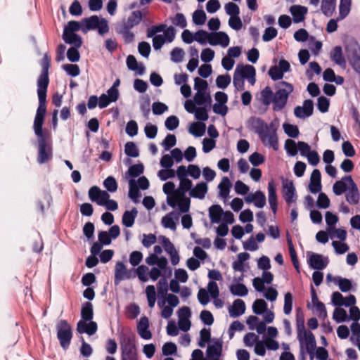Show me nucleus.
<instances>
[{"label":"nucleus","instance_id":"obj_1","mask_svg":"<svg viewBox=\"0 0 360 360\" xmlns=\"http://www.w3.org/2000/svg\"><path fill=\"white\" fill-rule=\"evenodd\" d=\"M46 111V108H37L34 121V131L38 141L37 160L39 164L49 161L53 156L51 145L47 142L49 135L42 128Z\"/></svg>","mask_w":360,"mask_h":360},{"label":"nucleus","instance_id":"obj_2","mask_svg":"<svg viewBox=\"0 0 360 360\" xmlns=\"http://www.w3.org/2000/svg\"><path fill=\"white\" fill-rule=\"evenodd\" d=\"M297 339L300 345L302 360H305L304 351L309 354L310 359L313 360L316 346L315 337L310 330L304 328L303 324L297 326Z\"/></svg>","mask_w":360,"mask_h":360},{"label":"nucleus","instance_id":"obj_3","mask_svg":"<svg viewBox=\"0 0 360 360\" xmlns=\"http://www.w3.org/2000/svg\"><path fill=\"white\" fill-rule=\"evenodd\" d=\"M192 181L188 178L179 180V186L171 197V204L176 201L179 202V211L181 212L186 213L189 211L191 200L186 196V193L192 190Z\"/></svg>","mask_w":360,"mask_h":360},{"label":"nucleus","instance_id":"obj_4","mask_svg":"<svg viewBox=\"0 0 360 360\" xmlns=\"http://www.w3.org/2000/svg\"><path fill=\"white\" fill-rule=\"evenodd\" d=\"M82 320L77 323V330L79 333H86L89 335H94L97 330V324L92 321L93 306L91 302H85L81 310Z\"/></svg>","mask_w":360,"mask_h":360},{"label":"nucleus","instance_id":"obj_5","mask_svg":"<svg viewBox=\"0 0 360 360\" xmlns=\"http://www.w3.org/2000/svg\"><path fill=\"white\" fill-rule=\"evenodd\" d=\"M51 58L45 54L43 58V70L37 81V94L39 97V106L38 108H46V97L47 87L49 84V74L48 70L50 66Z\"/></svg>","mask_w":360,"mask_h":360},{"label":"nucleus","instance_id":"obj_6","mask_svg":"<svg viewBox=\"0 0 360 360\" xmlns=\"http://www.w3.org/2000/svg\"><path fill=\"white\" fill-rule=\"evenodd\" d=\"M277 91L274 94L273 103L274 110H282L287 103L289 95L293 91V86L286 82L277 84Z\"/></svg>","mask_w":360,"mask_h":360},{"label":"nucleus","instance_id":"obj_7","mask_svg":"<svg viewBox=\"0 0 360 360\" xmlns=\"http://www.w3.org/2000/svg\"><path fill=\"white\" fill-rule=\"evenodd\" d=\"M84 33L91 30H98L100 34L103 35L109 31L108 22L105 19L97 15H92L89 18L82 19Z\"/></svg>","mask_w":360,"mask_h":360},{"label":"nucleus","instance_id":"obj_8","mask_svg":"<svg viewBox=\"0 0 360 360\" xmlns=\"http://www.w3.org/2000/svg\"><path fill=\"white\" fill-rule=\"evenodd\" d=\"M57 337L60 344L63 349H67L72 337L70 325L65 320H60L56 326Z\"/></svg>","mask_w":360,"mask_h":360},{"label":"nucleus","instance_id":"obj_9","mask_svg":"<svg viewBox=\"0 0 360 360\" xmlns=\"http://www.w3.org/2000/svg\"><path fill=\"white\" fill-rule=\"evenodd\" d=\"M174 37V29L172 27H169L163 32V34L156 35L153 38V48L155 50H159L164 44L172 42Z\"/></svg>","mask_w":360,"mask_h":360},{"label":"nucleus","instance_id":"obj_10","mask_svg":"<svg viewBox=\"0 0 360 360\" xmlns=\"http://www.w3.org/2000/svg\"><path fill=\"white\" fill-rule=\"evenodd\" d=\"M347 56L354 70L360 75V46L354 44L348 47L347 49Z\"/></svg>","mask_w":360,"mask_h":360},{"label":"nucleus","instance_id":"obj_11","mask_svg":"<svg viewBox=\"0 0 360 360\" xmlns=\"http://www.w3.org/2000/svg\"><path fill=\"white\" fill-rule=\"evenodd\" d=\"M355 184L352 176L350 175H346L333 184V191L336 195H340L348 191Z\"/></svg>","mask_w":360,"mask_h":360},{"label":"nucleus","instance_id":"obj_12","mask_svg":"<svg viewBox=\"0 0 360 360\" xmlns=\"http://www.w3.org/2000/svg\"><path fill=\"white\" fill-rule=\"evenodd\" d=\"M235 72L242 77L243 79H246L252 85L255 84L256 70L252 65L238 64Z\"/></svg>","mask_w":360,"mask_h":360},{"label":"nucleus","instance_id":"obj_13","mask_svg":"<svg viewBox=\"0 0 360 360\" xmlns=\"http://www.w3.org/2000/svg\"><path fill=\"white\" fill-rule=\"evenodd\" d=\"M307 255L309 265L314 269L322 270L328 264L329 260L327 257L311 252H308Z\"/></svg>","mask_w":360,"mask_h":360},{"label":"nucleus","instance_id":"obj_14","mask_svg":"<svg viewBox=\"0 0 360 360\" xmlns=\"http://www.w3.org/2000/svg\"><path fill=\"white\" fill-rule=\"evenodd\" d=\"M259 137L264 145L272 147L275 150L278 149V137L276 131L271 126H269L267 130H265Z\"/></svg>","mask_w":360,"mask_h":360},{"label":"nucleus","instance_id":"obj_15","mask_svg":"<svg viewBox=\"0 0 360 360\" xmlns=\"http://www.w3.org/2000/svg\"><path fill=\"white\" fill-rule=\"evenodd\" d=\"M122 360H136V349L134 342L127 339L122 343Z\"/></svg>","mask_w":360,"mask_h":360},{"label":"nucleus","instance_id":"obj_16","mask_svg":"<svg viewBox=\"0 0 360 360\" xmlns=\"http://www.w3.org/2000/svg\"><path fill=\"white\" fill-rule=\"evenodd\" d=\"M89 198L92 202L103 206L105 200L110 198V195L107 191H102L98 186H94L89 191Z\"/></svg>","mask_w":360,"mask_h":360},{"label":"nucleus","instance_id":"obj_17","mask_svg":"<svg viewBox=\"0 0 360 360\" xmlns=\"http://www.w3.org/2000/svg\"><path fill=\"white\" fill-rule=\"evenodd\" d=\"M282 194L287 203L295 202L297 199L295 188L292 181L285 179L283 181Z\"/></svg>","mask_w":360,"mask_h":360},{"label":"nucleus","instance_id":"obj_18","mask_svg":"<svg viewBox=\"0 0 360 360\" xmlns=\"http://www.w3.org/2000/svg\"><path fill=\"white\" fill-rule=\"evenodd\" d=\"M314 110V103L311 100H305L302 106H297L294 109L295 115L300 119L311 116Z\"/></svg>","mask_w":360,"mask_h":360},{"label":"nucleus","instance_id":"obj_19","mask_svg":"<svg viewBox=\"0 0 360 360\" xmlns=\"http://www.w3.org/2000/svg\"><path fill=\"white\" fill-rule=\"evenodd\" d=\"M295 23L303 22L308 12L307 7L301 5H293L289 9Z\"/></svg>","mask_w":360,"mask_h":360},{"label":"nucleus","instance_id":"obj_20","mask_svg":"<svg viewBox=\"0 0 360 360\" xmlns=\"http://www.w3.org/2000/svg\"><path fill=\"white\" fill-rule=\"evenodd\" d=\"M245 309L244 301L240 299H236L231 305L229 306L228 311L231 317L236 318L243 315L245 311Z\"/></svg>","mask_w":360,"mask_h":360},{"label":"nucleus","instance_id":"obj_21","mask_svg":"<svg viewBox=\"0 0 360 360\" xmlns=\"http://www.w3.org/2000/svg\"><path fill=\"white\" fill-rule=\"evenodd\" d=\"M210 44L212 46L220 45L226 48L229 44V37L224 32L211 33Z\"/></svg>","mask_w":360,"mask_h":360},{"label":"nucleus","instance_id":"obj_22","mask_svg":"<svg viewBox=\"0 0 360 360\" xmlns=\"http://www.w3.org/2000/svg\"><path fill=\"white\" fill-rule=\"evenodd\" d=\"M321 179V176L320 171L317 169L313 170L309 184V190L311 193H317L321 191L322 188Z\"/></svg>","mask_w":360,"mask_h":360},{"label":"nucleus","instance_id":"obj_23","mask_svg":"<svg viewBox=\"0 0 360 360\" xmlns=\"http://www.w3.org/2000/svg\"><path fill=\"white\" fill-rule=\"evenodd\" d=\"M208 191L207 184L205 182L201 181L198 183L192 190L189 192V195L191 198L204 199Z\"/></svg>","mask_w":360,"mask_h":360},{"label":"nucleus","instance_id":"obj_24","mask_svg":"<svg viewBox=\"0 0 360 360\" xmlns=\"http://www.w3.org/2000/svg\"><path fill=\"white\" fill-rule=\"evenodd\" d=\"M148 319L146 316L141 317L137 326V331L139 335L145 340H149L152 338L151 332L148 330Z\"/></svg>","mask_w":360,"mask_h":360},{"label":"nucleus","instance_id":"obj_25","mask_svg":"<svg viewBox=\"0 0 360 360\" xmlns=\"http://www.w3.org/2000/svg\"><path fill=\"white\" fill-rule=\"evenodd\" d=\"M129 273L122 262H117L115 266V283L118 284L121 281L129 278Z\"/></svg>","mask_w":360,"mask_h":360},{"label":"nucleus","instance_id":"obj_26","mask_svg":"<svg viewBox=\"0 0 360 360\" xmlns=\"http://www.w3.org/2000/svg\"><path fill=\"white\" fill-rule=\"evenodd\" d=\"M178 219V215L174 212H171L162 218L161 224L165 229H169L171 230L175 231L176 229V221Z\"/></svg>","mask_w":360,"mask_h":360},{"label":"nucleus","instance_id":"obj_27","mask_svg":"<svg viewBox=\"0 0 360 360\" xmlns=\"http://www.w3.org/2000/svg\"><path fill=\"white\" fill-rule=\"evenodd\" d=\"M249 127L260 136L265 130H267L269 125L259 118L251 117L248 121Z\"/></svg>","mask_w":360,"mask_h":360},{"label":"nucleus","instance_id":"obj_28","mask_svg":"<svg viewBox=\"0 0 360 360\" xmlns=\"http://www.w3.org/2000/svg\"><path fill=\"white\" fill-rule=\"evenodd\" d=\"M162 189H163L164 193L165 194H167V204L172 208L177 207L178 210H179V201L174 202V203L173 202V204L170 203L171 202V201H170L171 197L176 192L175 184L172 181H168L163 185Z\"/></svg>","mask_w":360,"mask_h":360},{"label":"nucleus","instance_id":"obj_29","mask_svg":"<svg viewBox=\"0 0 360 360\" xmlns=\"http://www.w3.org/2000/svg\"><path fill=\"white\" fill-rule=\"evenodd\" d=\"M108 94H102L99 98L98 105L100 108L107 107L110 103L116 101L118 98L117 97V92L113 89H108Z\"/></svg>","mask_w":360,"mask_h":360},{"label":"nucleus","instance_id":"obj_30","mask_svg":"<svg viewBox=\"0 0 360 360\" xmlns=\"http://www.w3.org/2000/svg\"><path fill=\"white\" fill-rule=\"evenodd\" d=\"M268 199L270 207L274 214L276 213L277 210V195L276 193V186L273 181L268 184Z\"/></svg>","mask_w":360,"mask_h":360},{"label":"nucleus","instance_id":"obj_31","mask_svg":"<svg viewBox=\"0 0 360 360\" xmlns=\"http://www.w3.org/2000/svg\"><path fill=\"white\" fill-rule=\"evenodd\" d=\"M141 13L139 11H134L126 20L123 21L122 27L126 29H131L134 26L139 24V22L141 21Z\"/></svg>","mask_w":360,"mask_h":360},{"label":"nucleus","instance_id":"obj_32","mask_svg":"<svg viewBox=\"0 0 360 360\" xmlns=\"http://www.w3.org/2000/svg\"><path fill=\"white\" fill-rule=\"evenodd\" d=\"M232 184L228 177L224 176L218 185L219 196L226 201L229 197Z\"/></svg>","mask_w":360,"mask_h":360},{"label":"nucleus","instance_id":"obj_33","mask_svg":"<svg viewBox=\"0 0 360 360\" xmlns=\"http://www.w3.org/2000/svg\"><path fill=\"white\" fill-rule=\"evenodd\" d=\"M337 0H321L320 8L322 13L326 17H331L336 9Z\"/></svg>","mask_w":360,"mask_h":360},{"label":"nucleus","instance_id":"obj_34","mask_svg":"<svg viewBox=\"0 0 360 360\" xmlns=\"http://www.w3.org/2000/svg\"><path fill=\"white\" fill-rule=\"evenodd\" d=\"M127 65L130 70L136 72L139 75H143L145 72L144 65L142 63H139L133 55H129L127 58Z\"/></svg>","mask_w":360,"mask_h":360},{"label":"nucleus","instance_id":"obj_35","mask_svg":"<svg viewBox=\"0 0 360 360\" xmlns=\"http://www.w3.org/2000/svg\"><path fill=\"white\" fill-rule=\"evenodd\" d=\"M224 210L219 205H212L209 208V217L212 223L218 224L221 221Z\"/></svg>","mask_w":360,"mask_h":360},{"label":"nucleus","instance_id":"obj_36","mask_svg":"<svg viewBox=\"0 0 360 360\" xmlns=\"http://www.w3.org/2000/svg\"><path fill=\"white\" fill-rule=\"evenodd\" d=\"M63 39L65 43L74 45L76 48L82 46V40L80 36L75 33L63 32Z\"/></svg>","mask_w":360,"mask_h":360},{"label":"nucleus","instance_id":"obj_37","mask_svg":"<svg viewBox=\"0 0 360 360\" xmlns=\"http://www.w3.org/2000/svg\"><path fill=\"white\" fill-rule=\"evenodd\" d=\"M230 292L234 296L245 297L248 293V289L243 284L236 283H232L229 285Z\"/></svg>","mask_w":360,"mask_h":360},{"label":"nucleus","instance_id":"obj_38","mask_svg":"<svg viewBox=\"0 0 360 360\" xmlns=\"http://www.w3.org/2000/svg\"><path fill=\"white\" fill-rule=\"evenodd\" d=\"M138 211L136 208H133L131 211H125L122 215V222L126 227H131L137 217Z\"/></svg>","mask_w":360,"mask_h":360},{"label":"nucleus","instance_id":"obj_39","mask_svg":"<svg viewBox=\"0 0 360 360\" xmlns=\"http://www.w3.org/2000/svg\"><path fill=\"white\" fill-rule=\"evenodd\" d=\"M345 198L351 205H357L359 202V192L356 184L345 193Z\"/></svg>","mask_w":360,"mask_h":360},{"label":"nucleus","instance_id":"obj_40","mask_svg":"<svg viewBox=\"0 0 360 360\" xmlns=\"http://www.w3.org/2000/svg\"><path fill=\"white\" fill-rule=\"evenodd\" d=\"M194 102L199 105L210 104L212 101L209 90L204 91H196L194 96Z\"/></svg>","mask_w":360,"mask_h":360},{"label":"nucleus","instance_id":"obj_41","mask_svg":"<svg viewBox=\"0 0 360 360\" xmlns=\"http://www.w3.org/2000/svg\"><path fill=\"white\" fill-rule=\"evenodd\" d=\"M330 58L336 64L341 67H345L346 65V60L342 55V50L340 46H335L331 53Z\"/></svg>","mask_w":360,"mask_h":360},{"label":"nucleus","instance_id":"obj_42","mask_svg":"<svg viewBox=\"0 0 360 360\" xmlns=\"http://www.w3.org/2000/svg\"><path fill=\"white\" fill-rule=\"evenodd\" d=\"M352 6V0H340L339 5V15L338 20L345 19L349 13Z\"/></svg>","mask_w":360,"mask_h":360},{"label":"nucleus","instance_id":"obj_43","mask_svg":"<svg viewBox=\"0 0 360 360\" xmlns=\"http://www.w3.org/2000/svg\"><path fill=\"white\" fill-rule=\"evenodd\" d=\"M145 293L150 308H153L156 302V291L154 285H149L146 288Z\"/></svg>","mask_w":360,"mask_h":360},{"label":"nucleus","instance_id":"obj_44","mask_svg":"<svg viewBox=\"0 0 360 360\" xmlns=\"http://www.w3.org/2000/svg\"><path fill=\"white\" fill-rule=\"evenodd\" d=\"M207 356L210 358H218L221 352V344L217 341L211 345H209L207 349Z\"/></svg>","mask_w":360,"mask_h":360},{"label":"nucleus","instance_id":"obj_45","mask_svg":"<svg viewBox=\"0 0 360 360\" xmlns=\"http://www.w3.org/2000/svg\"><path fill=\"white\" fill-rule=\"evenodd\" d=\"M129 197L135 202L137 203L139 202V198L140 197V193L139 191V188L136 185V181L134 179H130L129 181Z\"/></svg>","mask_w":360,"mask_h":360},{"label":"nucleus","instance_id":"obj_46","mask_svg":"<svg viewBox=\"0 0 360 360\" xmlns=\"http://www.w3.org/2000/svg\"><path fill=\"white\" fill-rule=\"evenodd\" d=\"M205 124L202 122H193L189 127V132L195 136H201L205 132Z\"/></svg>","mask_w":360,"mask_h":360},{"label":"nucleus","instance_id":"obj_47","mask_svg":"<svg viewBox=\"0 0 360 360\" xmlns=\"http://www.w3.org/2000/svg\"><path fill=\"white\" fill-rule=\"evenodd\" d=\"M334 283L338 285L339 288L342 292H348L352 287V283L350 280L340 276H335V278H334Z\"/></svg>","mask_w":360,"mask_h":360},{"label":"nucleus","instance_id":"obj_48","mask_svg":"<svg viewBox=\"0 0 360 360\" xmlns=\"http://www.w3.org/2000/svg\"><path fill=\"white\" fill-rule=\"evenodd\" d=\"M83 27L82 20L79 22L71 20L65 26L63 32L75 33L77 31L81 30L84 33Z\"/></svg>","mask_w":360,"mask_h":360},{"label":"nucleus","instance_id":"obj_49","mask_svg":"<svg viewBox=\"0 0 360 360\" xmlns=\"http://www.w3.org/2000/svg\"><path fill=\"white\" fill-rule=\"evenodd\" d=\"M274 96V94L271 89L269 86H266L261 91L262 103L265 105H270L271 103H273Z\"/></svg>","mask_w":360,"mask_h":360},{"label":"nucleus","instance_id":"obj_50","mask_svg":"<svg viewBox=\"0 0 360 360\" xmlns=\"http://www.w3.org/2000/svg\"><path fill=\"white\" fill-rule=\"evenodd\" d=\"M330 238L339 239L340 241H345L347 239V233L345 229L335 227L328 231Z\"/></svg>","mask_w":360,"mask_h":360},{"label":"nucleus","instance_id":"obj_51","mask_svg":"<svg viewBox=\"0 0 360 360\" xmlns=\"http://www.w3.org/2000/svg\"><path fill=\"white\" fill-rule=\"evenodd\" d=\"M211 33L200 30L194 34L195 41H198L202 45H205L207 42L210 44Z\"/></svg>","mask_w":360,"mask_h":360},{"label":"nucleus","instance_id":"obj_52","mask_svg":"<svg viewBox=\"0 0 360 360\" xmlns=\"http://www.w3.org/2000/svg\"><path fill=\"white\" fill-rule=\"evenodd\" d=\"M158 294L159 297H164L167 295L168 282L166 278H161L157 283Z\"/></svg>","mask_w":360,"mask_h":360},{"label":"nucleus","instance_id":"obj_53","mask_svg":"<svg viewBox=\"0 0 360 360\" xmlns=\"http://www.w3.org/2000/svg\"><path fill=\"white\" fill-rule=\"evenodd\" d=\"M158 305L160 308L162 309L161 311V316L164 319H169L173 314V308L168 304L166 305L165 300H159L158 302Z\"/></svg>","mask_w":360,"mask_h":360},{"label":"nucleus","instance_id":"obj_54","mask_svg":"<svg viewBox=\"0 0 360 360\" xmlns=\"http://www.w3.org/2000/svg\"><path fill=\"white\" fill-rule=\"evenodd\" d=\"M170 20L172 23L181 29L185 28L187 25L186 19L184 14L178 13L174 17H171Z\"/></svg>","mask_w":360,"mask_h":360},{"label":"nucleus","instance_id":"obj_55","mask_svg":"<svg viewBox=\"0 0 360 360\" xmlns=\"http://www.w3.org/2000/svg\"><path fill=\"white\" fill-rule=\"evenodd\" d=\"M193 22L196 25L205 24L207 16L203 10H197L193 13Z\"/></svg>","mask_w":360,"mask_h":360},{"label":"nucleus","instance_id":"obj_56","mask_svg":"<svg viewBox=\"0 0 360 360\" xmlns=\"http://www.w3.org/2000/svg\"><path fill=\"white\" fill-rule=\"evenodd\" d=\"M252 309L255 314H262L267 309V304L264 300L257 299L252 304Z\"/></svg>","mask_w":360,"mask_h":360},{"label":"nucleus","instance_id":"obj_57","mask_svg":"<svg viewBox=\"0 0 360 360\" xmlns=\"http://www.w3.org/2000/svg\"><path fill=\"white\" fill-rule=\"evenodd\" d=\"M325 219L327 224L326 229L328 231H329L335 227V224L338 221V217L336 214L328 211L326 213Z\"/></svg>","mask_w":360,"mask_h":360},{"label":"nucleus","instance_id":"obj_58","mask_svg":"<svg viewBox=\"0 0 360 360\" xmlns=\"http://www.w3.org/2000/svg\"><path fill=\"white\" fill-rule=\"evenodd\" d=\"M136 273L139 279L142 282H147L149 279V269L148 266L145 265L139 266L136 270Z\"/></svg>","mask_w":360,"mask_h":360},{"label":"nucleus","instance_id":"obj_59","mask_svg":"<svg viewBox=\"0 0 360 360\" xmlns=\"http://www.w3.org/2000/svg\"><path fill=\"white\" fill-rule=\"evenodd\" d=\"M297 143L292 139H287L285 142V149L287 153L290 156H295L297 154Z\"/></svg>","mask_w":360,"mask_h":360},{"label":"nucleus","instance_id":"obj_60","mask_svg":"<svg viewBox=\"0 0 360 360\" xmlns=\"http://www.w3.org/2000/svg\"><path fill=\"white\" fill-rule=\"evenodd\" d=\"M283 128L284 129V131L290 137L297 138L299 136V129L296 125H293L288 123H284L283 124Z\"/></svg>","mask_w":360,"mask_h":360},{"label":"nucleus","instance_id":"obj_61","mask_svg":"<svg viewBox=\"0 0 360 360\" xmlns=\"http://www.w3.org/2000/svg\"><path fill=\"white\" fill-rule=\"evenodd\" d=\"M231 78L228 74L219 75L216 79V84L220 89H226L231 83Z\"/></svg>","mask_w":360,"mask_h":360},{"label":"nucleus","instance_id":"obj_62","mask_svg":"<svg viewBox=\"0 0 360 360\" xmlns=\"http://www.w3.org/2000/svg\"><path fill=\"white\" fill-rule=\"evenodd\" d=\"M254 205L258 208H262L266 205V197L263 192L257 191L255 193Z\"/></svg>","mask_w":360,"mask_h":360},{"label":"nucleus","instance_id":"obj_63","mask_svg":"<svg viewBox=\"0 0 360 360\" xmlns=\"http://www.w3.org/2000/svg\"><path fill=\"white\" fill-rule=\"evenodd\" d=\"M332 245L335 249V252L338 255H342L345 252H347L349 248L345 243H343V241H337L333 240L332 242Z\"/></svg>","mask_w":360,"mask_h":360},{"label":"nucleus","instance_id":"obj_64","mask_svg":"<svg viewBox=\"0 0 360 360\" xmlns=\"http://www.w3.org/2000/svg\"><path fill=\"white\" fill-rule=\"evenodd\" d=\"M125 153L127 155L132 158H136L139 156V150L134 142H127L125 144Z\"/></svg>","mask_w":360,"mask_h":360}]
</instances>
